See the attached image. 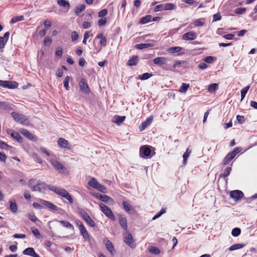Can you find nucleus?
<instances>
[{
    "instance_id": "19",
    "label": "nucleus",
    "mask_w": 257,
    "mask_h": 257,
    "mask_svg": "<svg viewBox=\"0 0 257 257\" xmlns=\"http://www.w3.org/2000/svg\"><path fill=\"white\" fill-rule=\"evenodd\" d=\"M153 62L157 65H162L167 62V59L163 57H157L153 60Z\"/></svg>"
},
{
    "instance_id": "7",
    "label": "nucleus",
    "mask_w": 257,
    "mask_h": 257,
    "mask_svg": "<svg viewBox=\"0 0 257 257\" xmlns=\"http://www.w3.org/2000/svg\"><path fill=\"white\" fill-rule=\"evenodd\" d=\"M7 133L11 135V136L15 139L17 142L21 143L23 141V138L21 136V135L19 134V133L15 132L14 130L12 129H7Z\"/></svg>"
},
{
    "instance_id": "25",
    "label": "nucleus",
    "mask_w": 257,
    "mask_h": 257,
    "mask_svg": "<svg viewBox=\"0 0 257 257\" xmlns=\"http://www.w3.org/2000/svg\"><path fill=\"white\" fill-rule=\"evenodd\" d=\"M57 3L61 7L67 8V9H69L70 8V4L67 1L57 0Z\"/></svg>"
},
{
    "instance_id": "64",
    "label": "nucleus",
    "mask_w": 257,
    "mask_h": 257,
    "mask_svg": "<svg viewBox=\"0 0 257 257\" xmlns=\"http://www.w3.org/2000/svg\"><path fill=\"white\" fill-rule=\"evenodd\" d=\"M24 197L25 198L28 200H29L31 198V194L28 191H26L24 192Z\"/></svg>"
},
{
    "instance_id": "16",
    "label": "nucleus",
    "mask_w": 257,
    "mask_h": 257,
    "mask_svg": "<svg viewBox=\"0 0 257 257\" xmlns=\"http://www.w3.org/2000/svg\"><path fill=\"white\" fill-rule=\"evenodd\" d=\"M235 156V152L229 153L223 160V164L226 165L228 164Z\"/></svg>"
},
{
    "instance_id": "39",
    "label": "nucleus",
    "mask_w": 257,
    "mask_h": 257,
    "mask_svg": "<svg viewBox=\"0 0 257 257\" xmlns=\"http://www.w3.org/2000/svg\"><path fill=\"white\" fill-rule=\"evenodd\" d=\"M218 84L217 83H212L209 85L208 87V91L212 92L215 91L218 88Z\"/></svg>"
},
{
    "instance_id": "6",
    "label": "nucleus",
    "mask_w": 257,
    "mask_h": 257,
    "mask_svg": "<svg viewBox=\"0 0 257 257\" xmlns=\"http://www.w3.org/2000/svg\"><path fill=\"white\" fill-rule=\"evenodd\" d=\"M52 165L60 173H64L66 171V168L60 162L55 160H51L50 161Z\"/></svg>"
},
{
    "instance_id": "59",
    "label": "nucleus",
    "mask_w": 257,
    "mask_h": 257,
    "mask_svg": "<svg viewBox=\"0 0 257 257\" xmlns=\"http://www.w3.org/2000/svg\"><path fill=\"white\" fill-rule=\"evenodd\" d=\"M106 23V18H101L98 22V25L100 26H103Z\"/></svg>"
},
{
    "instance_id": "44",
    "label": "nucleus",
    "mask_w": 257,
    "mask_h": 257,
    "mask_svg": "<svg viewBox=\"0 0 257 257\" xmlns=\"http://www.w3.org/2000/svg\"><path fill=\"white\" fill-rule=\"evenodd\" d=\"M0 148L3 150H8L11 148V147L5 143L4 142L0 141Z\"/></svg>"
},
{
    "instance_id": "51",
    "label": "nucleus",
    "mask_w": 257,
    "mask_h": 257,
    "mask_svg": "<svg viewBox=\"0 0 257 257\" xmlns=\"http://www.w3.org/2000/svg\"><path fill=\"white\" fill-rule=\"evenodd\" d=\"M55 55L57 57H61L62 55V48L61 47H58L56 48Z\"/></svg>"
},
{
    "instance_id": "1",
    "label": "nucleus",
    "mask_w": 257,
    "mask_h": 257,
    "mask_svg": "<svg viewBox=\"0 0 257 257\" xmlns=\"http://www.w3.org/2000/svg\"><path fill=\"white\" fill-rule=\"evenodd\" d=\"M49 189L57 194H59L61 196L67 199L70 203H73V200L70 195V194L64 189L57 188L54 186L49 187Z\"/></svg>"
},
{
    "instance_id": "29",
    "label": "nucleus",
    "mask_w": 257,
    "mask_h": 257,
    "mask_svg": "<svg viewBox=\"0 0 257 257\" xmlns=\"http://www.w3.org/2000/svg\"><path fill=\"white\" fill-rule=\"evenodd\" d=\"M244 246V244L236 243V244H234L231 245V246H230V247L229 248V250H230V251H233V250H236V249H238L241 248H242Z\"/></svg>"
},
{
    "instance_id": "24",
    "label": "nucleus",
    "mask_w": 257,
    "mask_h": 257,
    "mask_svg": "<svg viewBox=\"0 0 257 257\" xmlns=\"http://www.w3.org/2000/svg\"><path fill=\"white\" fill-rule=\"evenodd\" d=\"M153 44L151 43H142L136 45V48L139 50H142L145 48H148L149 47H153Z\"/></svg>"
},
{
    "instance_id": "56",
    "label": "nucleus",
    "mask_w": 257,
    "mask_h": 257,
    "mask_svg": "<svg viewBox=\"0 0 257 257\" xmlns=\"http://www.w3.org/2000/svg\"><path fill=\"white\" fill-rule=\"evenodd\" d=\"M52 39L50 37H46L44 40V43L45 46H49L51 44Z\"/></svg>"
},
{
    "instance_id": "48",
    "label": "nucleus",
    "mask_w": 257,
    "mask_h": 257,
    "mask_svg": "<svg viewBox=\"0 0 257 257\" xmlns=\"http://www.w3.org/2000/svg\"><path fill=\"white\" fill-rule=\"evenodd\" d=\"M166 212V209L162 208L161 210L158 212L152 218L153 220H155L156 218H159L161 216L163 213Z\"/></svg>"
},
{
    "instance_id": "36",
    "label": "nucleus",
    "mask_w": 257,
    "mask_h": 257,
    "mask_svg": "<svg viewBox=\"0 0 257 257\" xmlns=\"http://www.w3.org/2000/svg\"><path fill=\"white\" fill-rule=\"evenodd\" d=\"M231 171V167H227V168L225 169L224 172L222 174H220V177L224 178H226L230 174Z\"/></svg>"
},
{
    "instance_id": "20",
    "label": "nucleus",
    "mask_w": 257,
    "mask_h": 257,
    "mask_svg": "<svg viewBox=\"0 0 257 257\" xmlns=\"http://www.w3.org/2000/svg\"><path fill=\"white\" fill-rule=\"evenodd\" d=\"M21 133L27 138L30 140L34 141L35 140L34 136L31 134L27 129L22 128L21 130Z\"/></svg>"
},
{
    "instance_id": "63",
    "label": "nucleus",
    "mask_w": 257,
    "mask_h": 257,
    "mask_svg": "<svg viewBox=\"0 0 257 257\" xmlns=\"http://www.w3.org/2000/svg\"><path fill=\"white\" fill-rule=\"evenodd\" d=\"M33 206L35 208L39 209V210L42 209L43 208V206L41 204H39V203H38L36 202L33 203Z\"/></svg>"
},
{
    "instance_id": "27",
    "label": "nucleus",
    "mask_w": 257,
    "mask_h": 257,
    "mask_svg": "<svg viewBox=\"0 0 257 257\" xmlns=\"http://www.w3.org/2000/svg\"><path fill=\"white\" fill-rule=\"evenodd\" d=\"M85 9L84 4H82L79 6H77L75 9V13L77 16H79L81 12L84 11Z\"/></svg>"
},
{
    "instance_id": "35",
    "label": "nucleus",
    "mask_w": 257,
    "mask_h": 257,
    "mask_svg": "<svg viewBox=\"0 0 257 257\" xmlns=\"http://www.w3.org/2000/svg\"><path fill=\"white\" fill-rule=\"evenodd\" d=\"M122 205L123 206V209L126 212H128L133 210V208L132 207V206L126 201H123L122 202Z\"/></svg>"
},
{
    "instance_id": "28",
    "label": "nucleus",
    "mask_w": 257,
    "mask_h": 257,
    "mask_svg": "<svg viewBox=\"0 0 257 257\" xmlns=\"http://www.w3.org/2000/svg\"><path fill=\"white\" fill-rule=\"evenodd\" d=\"M152 16L151 15H147L142 17L140 21V23L141 24H146L151 21Z\"/></svg>"
},
{
    "instance_id": "2",
    "label": "nucleus",
    "mask_w": 257,
    "mask_h": 257,
    "mask_svg": "<svg viewBox=\"0 0 257 257\" xmlns=\"http://www.w3.org/2000/svg\"><path fill=\"white\" fill-rule=\"evenodd\" d=\"M35 180H31L29 181L28 185L33 191H42L45 189L47 185L43 182H38L36 185H35Z\"/></svg>"
},
{
    "instance_id": "53",
    "label": "nucleus",
    "mask_w": 257,
    "mask_h": 257,
    "mask_svg": "<svg viewBox=\"0 0 257 257\" xmlns=\"http://www.w3.org/2000/svg\"><path fill=\"white\" fill-rule=\"evenodd\" d=\"M78 34L76 31L72 32L71 34V39L73 42L76 41L78 39Z\"/></svg>"
},
{
    "instance_id": "52",
    "label": "nucleus",
    "mask_w": 257,
    "mask_h": 257,
    "mask_svg": "<svg viewBox=\"0 0 257 257\" xmlns=\"http://www.w3.org/2000/svg\"><path fill=\"white\" fill-rule=\"evenodd\" d=\"M203 60L207 63H211L214 61V58L211 56H207L203 59Z\"/></svg>"
},
{
    "instance_id": "23",
    "label": "nucleus",
    "mask_w": 257,
    "mask_h": 257,
    "mask_svg": "<svg viewBox=\"0 0 257 257\" xmlns=\"http://www.w3.org/2000/svg\"><path fill=\"white\" fill-rule=\"evenodd\" d=\"M10 209L11 211L14 213L17 212L18 207L15 200H11L10 201Z\"/></svg>"
},
{
    "instance_id": "8",
    "label": "nucleus",
    "mask_w": 257,
    "mask_h": 257,
    "mask_svg": "<svg viewBox=\"0 0 257 257\" xmlns=\"http://www.w3.org/2000/svg\"><path fill=\"white\" fill-rule=\"evenodd\" d=\"M243 196V193L241 191L238 190L231 191L230 192V196L235 201H237L242 198Z\"/></svg>"
},
{
    "instance_id": "15",
    "label": "nucleus",
    "mask_w": 257,
    "mask_h": 257,
    "mask_svg": "<svg viewBox=\"0 0 257 257\" xmlns=\"http://www.w3.org/2000/svg\"><path fill=\"white\" fill-rule=\"evenodd\" d=\"M79 213L81 217L85 221L86 223L89 225H91V223L93 221L88 214L83 210H81Z\"/></svg>"
},
{
    "instance_id": "34",
    "label": "nucleus",
    "mask_w": 257,
    "mask_h": 257,
    "mask_svg": "<svg viewBox=\"0 0 257 257\" xmlns=\"http://www.w3.org/2000/svg\"><path fill=\"white\" fill-rule=\"evenodd\" d=\"M153 75L149 73H145L143 74L139 75V78L142 80H145L150 78Z\"/></svg>"
},
{
    "instance_id": "38",
    "label": "nucleus",
    "mask_w": 257,
    "mask_h": 257,
    "mask_svg": "<svg viewBox=\"0 0 257 257\" xmlns=\"http://www.w3.org/2000/svg\"><path fill=\"white\" fill-rule=\"evenodd\" d=\"M24 18L23 16L15 17L12 19V20L11 21V23L13 24L18 22L23 21V20H24Z\"/></svg>"
},
{
    "instance_id": "12",
    "label": "nucleus",
    "mask_w": 257,
    "mask_h": 257,
    "mask_svg": "<svg viewBox=\"0 0 257 257\" xmlns=\"http://www.w3.org/2000/svg\"><path fill=\"white\" fill-rule=\"evenodd\" d=\"M196 37V34L192 31L186 33L182 36V39L187 41L194 40Z\"/></svg>"
},
{
    "instance_id": "58",
    "label": "nucleus",
    "mask_w": 257,
    "mask_h": 257,
    "mask_svg": "<svg viewBox=\"0 0 257 257\" xmlns=\"http://www.w3.org/2000/svg\"><path fill=\"white\" fill-rule=\"evenodd\" d=\"M99 44L102 47H105L107 44V40L106 38L104 37L100 39Z\"/></svg>"
},
{
    "instance_id": "49",
    "label": "nucleus",
    "mask_w": 257,
    "mask_h": 257,
    "mask_svg": "<svg viewBox=\"0 0 257 257\" xmlns=\"http://www.w3.org/2000/svg\"><path fill=\"white\" fill-rule=\"evenodd\" d=\"M8 40L4 39L2 37H0V49H3L5 47V45L7 43Z\"/></svg>"
},
{
    "instance_id": "18",
    "label": "nucleus",
    "mask_w": 257,
    "mask_h": 257,
    "mask_svg": "<svg viewBox=\"0 0 257 257\" xmlns=\"http://www.w3.org/2000/svg\"><path fill=\"white\" fill-rule=\"evenodd\" d=\"M99 199L101 201L109 204H112L113 203V200L109 196L103 194L99 195Z\"/></svg>"
},
{
    "instance_id": "26",
    "label": "nucleus",
    "mask_w": 257,
    "mask_h": 257,
    "mask_svg": "<svg viewBox=\"0 0 257 257\" xmlns=\"http://www.w3.org/2000/svg\"><path fill=\"white\" fill-rule=\"evenodd\" d=\"M79 226V230L81 232V235L85 239H87L89 238L88 233L85 228L84 226Z\"/></svg>"
},
{
    "instance_id": "4",
    "label": "nucleus",
    "mask_w": 257,
    "mask_h": 257,
    "mask_svg": "<svg viewBox=\"0 0 257 257\" xmlns=\"http://www.w3.org/2000/svg\"><path fill=\"white\" fill-rule=\"evenodd\" d=\"M123 229L126 231L123 233V240L130 247H134V240L132 234L127 230V226H121Z\"/></svg>"
},
{
    "instance_id": "30",
    "label": "nucleus",
    "mask_w": 257,
    "mask_h": 257,
    "mask_svg": "<svg viewBox=\"0 0 257 257\" xmlns=\"http://www.w3.org/2000/svg\"><path fill=\"white\" fill-rule=\"evenodd\" d=\"M99 183L97 181L96 179L94 178H92L90 181L88 183V185L94 189L98 185Z\"/></svg>"
},
{
    "instance_id": "31",
    "label": "nucleus",
    "mask_w": 257,
    "mask_h": 257,
    "mask_svg": "<svg viewBox=\"0 0 257 257\" xmlns=\"http://www.w3.org/2000/svg\"><path fill=\"white\" fill-rule=\"evenodd\" d=\"M250 86L247 85L241 90V101L244 98Z\"/></svg>"
},
{
    "instance_id": "17",
    "label": "nucleus",
    "mask_w": 257,
    "mask_h": 257,
    "mask_svg": "<svg viewBox=\"0 0 257 257\" xmlns=\"http://www.w3.org/2000/svg\"><path fill=\"white\" fill-rule=\"evenodd\" d=\"M103 242L105 244V246L107 249L110 252V253L112 255H113L115 251L112 243L107 239H104Z\"/></svg>"
},
{
    "instance_id": "41",
    "label": "nucleus",
    "mask_w": 257,
    "mask_h": 257,
    "mask_svg": "<svg viewBox=\"0 0 257 257\" xmlns=\"http://www.w3.org/2000/svg\"><path fill=\"white\" fill-rule=\"evenodd\" d=\"M9 84H7L6 88L10 89L15 88L18 87V84L15 81H8Z\"/></svg>"
},
{
    "instance_id": "45",
    "label": "nucleus",
    "mask_w": 257,
    "mask_h": 257,
    "mask_svg": "<svg viewBox=\"0 0 257 257\" xmlns=\"http://www.w3.org/2000/svg\"><path fill=\"white\" fill-rule=\"evenodd\" d=\"M32 231L34 235L38 238H41L42 237V235L39 232V231L38 229L35 228L34 227L32 228Z\"/></svg>"
},
{
    "instance_id": "5",
    "label": "nucleus",
    "mask_w": 257,
    "mask_h": 257,
    "mask_svg": "<svg viewBox=\"0 0 257 257\" xmlns=\"http://www.w3.org/2000/svg\"><path fill=\"white\" fill-rule=\"evenodd\" d=\"M99 207L100 208L101 211L109 218L114 220L115 217L110 210L109 208H108L107 206H106L105 204L100 203L99 204Z\"/></svg>"
},
{
    "instance_id": "33",
    "label": "nucleus",
    "mask_w": 257,
    "mask_h": 257,
    "mask_svg": "<svg viewBox=\"0 0 257 257\" xmlns=\"http://www.w3.org/2000/svg\"><path fill=\"white\" fill-rule=\"evenodd\" d=\"M163 5L164 10H172L175 8V5L171 3H166Z\"/></svg>"
},
{
    "instance_id": "47",
    "label": "nucleus",
    "mask_w": 257,
    "mask_h": 257,
    "mask_svg": "<svg viewBox=\"0 0 257 257\" xmlns=\"http://www.w3.org/2000/svg\"><path fill=\"white\" fill-rule=\"evenodd\" d=\"M95 189L99 191H101L103 193H106V190H107V189L105 187H104V186L101 185L100 184H98V185H97V186L96 187Z\"/></svg>"
},
{
    "instance_id": "40",
    "label": "nucleus",
    "mask_w": 257,
    "mask_h": 257,
    "mask_svg": "<svg viewBox=\"0 0 257 257\" xmlns=\"http://www.w3.org/2000/svg\"><path fill=\"white\" fill-rule=\"evenodd\" d=\"M182 48L180 47H172L169 48L168 51L169 53H174L179 52L182 50Z\"/></svg>"
},
{
    "instance_id": "3",
    "label": "nucleus",
    "mask_w": 257,
    "mask_h": 257,
    "mask_svg": "<svg viewBox=\"0 0 257 257\" xmlns=\"http://www.w3.org/2000/svg\"><path fill=\"white\" fill-rule=\"evenodd\" d=\"M11 115L13 119L18 123L24 125H28L29 123L28 119L24 114L13 112L11 113Z\"/></svg>"
},
{
    "instance_id": "22",
    "label": "nucleus",
    "mask_w": 257,
    "mask_h": 257,
    "mask_svg": "<svg viewBox=\"0 0 257 257\" xmlns=\"http://www.w3.org/2000/svg\"><path fill=\"white\" fill-rule=\"evenodd\" d=\"M125 119V116H120L119 115H115L113 116L112 121L113 122L116 123L117 124H119L122 123Z\"/></svg>"
},
{
    "instance_id": "10",
    "label": "nucleus",
    "mask_w": 257,
    "mask_h": 257,
    "mask_svg": "<svg viewBox=\"0 0 257 257\" xmlns=\"http://www.w3.org/2000/svg\"><path fill=\"white\" fill-rule=\"evenodd\" d=\"M151 153V149L150 148V146H144L143 147H141L140 149V156H141L142 157H143L142 154H143L145 157H148L150 156Z\"/></svg>"
},
{
    "instance_id": "43",
    "label": "nucleus",
    "mask_w": 257,
    "mask_h": 257,
    "mask_svg": "<svg viewBox=\"0 0 257 257\" xmlns=\"http://www.w3.org/2000/svg\"><path fill=\"white\" fill-rule=\"evenodd\" d=\"M70 79V77L67 76L64 80V86L66 88V90H68L70 89V87L69 86V82Z\"/></svg>"
},
{
    "instance_id": "11",
    "label": "nucleus",
    "mask_w": 257,
    "mask_h": 257,
    "mask_svg": "<svg viewBox=\"0 0 257 257\" xmlns=\"http://www.w3.org/2000/svg\"><path fill=\"white\" fill-rule=\"evenodd\" d=\"M57 142L60 148H66L69 150L71 149V146L69 144L68 142L63 138H59Z\"/></svg>"
},
{
    "instance_id": "50",
    "label": "nucleus",
    "mask_w": 257,
    "mask_h": 257,
    "mask_svg": "<svg viewBox=\"0 0 257 257\" xmlns=\"http://www.w3.org/2000/svg\"><path fill=\"white\" fill-rule=\"evenodd\" d=\"M246 9L243 8H238L234 10V13L236 14H242L245 13Z\"/></svg>"
},
{
    "instance_id": "55",
    "label": "nucleus",
    "mask_w": 257,
    "mask_h": 257,
    "mask_svg": "<svg viewBox=\"0 0 257 257\" xmlns=\"http://www.w3.org/2000/svg\"><path fill=\"white\" fill-rule=\"evenodd\" d=\"M163 6H164L163 4L159 5L156 6L154 8V11L155 12H159V11H163L164 10Z\"/></svg>"
},
{
    "instance_id": "46",
    "label": "nucleus",
    "mask_w": 257,
    "mask_h": 257,
    "mask_svg": "<svg viewBox=\"0 0 257 257\" xmlns=\"http://www.w3.org/2000/svg\"><path fill=\"white\" fill-rule=\"evenodd\" d=\"M119 222L120 225H126L127 223L126 217L123 215H119Z\"/></svg>"
},
{
    "instance_id": "57",
    "label": "nucleus",
    "mask_w": 257,
    "mask_h": 257,
    "mask_svg": "<svg viewBox=\"0 0 257 257\" xmlns=\"http://www.w3.org/2000/svg\"><path fill=\"white\" fill-rule=\"evenodd\" d=\"M194 25L196 27L202 26L204 25V23L200 20L197 19L194 22Z\"/></svg>"
},
{
    "instance_id": "9",
    "label": "nucleus",
    "mask_w": 257,
    "mask_h": 257,
    "mask_svg": "<svg viewBox=\"0 0 257 257\" xmlns=\"http://www.w3.org/2000/svg\"><path fill=\"white\" fill-rule=\"evenodd\" d=\"M79 86L80 90L82 92L86 93H88L90 92V89L85 79L82 78L80 80L79 83Z\"/></svg>"
},
{
    "instance_id": "60",
    "label": "nucleus",
    "mask_w": 257,
    "mask_h": 257,
    "mask_svg": "<svg viewBox=\"0 0 257 257\" xmlns=\"http://www.w3.org/2000/svg\"><path fill=\"white\" fill-rule=\"evenodd\" d=\"M107 13V11L106 9H103L100 11L98 13V16L99 17H103L106 15Z\"/></svg>"
},
{
    "instance_id": "54",
    "label": "nucleus",
    "mask_w": 257,
    "mask_h": 257,
    "mask_svg": "<svg viewBox=\"0 0 257 257\" xmlns=\"http://www.w3.org/2000/svg\"><path fill=\"white\" fill-rule=\"evenodd\" d=\"M150 251L155 254H158L160 253V250L156 247L153 246L150 248Z\"/></svg>"
},
{
    "instance_id": "14",
    "label": "nucleus",
    "mask_w": 257,
    "mask_h": 257,
    "mask_svg": "<svg viewBox=\"0 0 257 257\" xmlns=\"http://www.w3.org/2000/svg\"><path fill=\"white\" fill-rule=\"evenodd\" d=\"M153 120V116H150L145 121L143 122L139 126V130L140 131H143L148 126H149Z\"/></svg>"
},
{
    "instance_id": "21",
    "label": "nucleus",
    "mask_w": 257,
    "mask_h": 257,
    "mask_svg": "<svg viewBox=\"0 0 257 257\" xmlns=\"http://www.w3.org/2000/svg\"><path fill=\"white\" fill-rule=\"evenodd\" d=\"M138 60L137 56H133L128 60L127 64L130 66H135L138 64Z\"/></svg>"
},
{
    "instance_id": "32",
    "label": "nucleus",
    "mask_w": 257,
    "mask_h": 257,
    "mask_svg": "<svg viewBox=\"0 0 257 257\" xmlns=\"http://www.w3.org/2000/svg\"><path fill=\"white\" fill-rule=\"evenodd\" d=\"M189 87V84L187 83H182L179 88V91L181 93H185L188 88Z\"/></svg>"
},
{
    "instance_id": "37",
    "label": "nucleus",
    "mask_w": 257,
    "mask_h": 257,
    "mask_svg": "<svg viewBox=\"0 0 257 257\" xmlns=\"http://www.w3.org/2000/svg\"><path fill=\"white\" fill-rule=\"evenodd\" d=\"M190 153H191V151H189L188 148L186 150V152L184 153V154L183 155V163L184 165L186 164L187 160L188 159V158L189 157Z\"/></svg>"
},
{
    "instance_id": "61",
    "label": "nucleus",
    "mask_w": 257,
    "mask_h": 257,
    "mask_svg": "<svg viewBox=\"0 0 257 257\" xmlns=\"http://www.w3.org/2000/svg\"><path fill=\"white\" fill-rule=\"evenodd\" d=\"M47 207L52 210H57V207L56 205H55L54 204L51 203L50 202Z\"/></svg>"
},
{
    "instance_id": "42",
    "label": "nucleus",
    "mask_w": 257,
    "mask_h": 257,
    "mask_svg": "<svg viewBox=\"0 0 257 257\" xmlns=\"http://www.w3.org/2000/svg\"><path fill=\"white\" fill-rule=\"evenodd\" d=\"M241 233V230L240 228L236 227L232 229L231 234L234 237L238 236Z\"/></svg>"
},
{
    "instance_id": "62",
    "label": "nucleus",
    "mask_w": 257,
    "mask_h": 257,
    "mask_svg": "<svg viewBox=\"0 0 257 257\" xmlns=\"http://www.w3.org/2000/svg\"><path fill=\"white\" fill-rule=\"evenodd\" d=\"M13 237L16 238H24L26 237V234H15Z\"/></svg>"
},
{
    "instance_id": "13",
    "label": "nucleus",
    "mask_w": 257,
    "mask_h": 257,
    "mask_svg": "<svg viewBox=\"0 0 257 257\" xmlns=\"http://www.w3.org/2000/svg\"><path fill=\"white\" fill-rule=\"evenodd\" d=\"M24 255H30L33 257H40L38 254H36L34 248L32 247H28L26 248L23 252Z\"/></svg>"
}]
</instances>
